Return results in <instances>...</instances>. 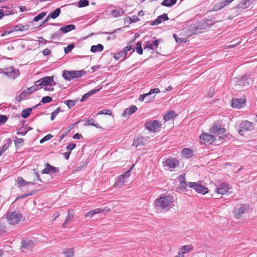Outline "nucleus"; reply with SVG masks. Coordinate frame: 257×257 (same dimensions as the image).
Returning a JSON list of instances; mask_svg holds the SVG:
<instances>
[{
	"label": "nucleus",
	"instance_id": "1",
	"mask_svg": "<svg viewBox=\"0 0 257 257\" xmlns=\"http://www.w3.org/2000/svg\"><path fill=\"white\" fill-rule=\"evenodd\" d=\"M86 74V71L84 70H64L62 76L67 81H71L74 78H80Z\"/></svg>",
	"mask_w": 257,
	"mask_h": 257
},
{
	"label": "nucleus",
	"instance_id": "2",
	"mask_svg": "<svg viewBox=\"0 0 257 257\" xmlns=\"http://www.w3.org/2000/svg\"><path fill=\"white\" fill-rule=\"evenodd\" d=\"M172 203V198L169 195L161 196L155 200L156 206L160 209L169 208Z\"/></svg>",
	"mask_w": 257,
	"mask_h": 257
},
{
	"label": "nucleus",
	"instance_id": "3",
	"mask_svg": "<svg viewBox=\"0 0 257 257\" xmlns=\"http://www.w3.org/2000/svg\"><path fill=\"white\" fill-rule=\"evenodd\" d=\"M22 217V214L16 211L8 212L7 214L8 222L13 225L19 223Z\"/></svg>",
	"mask_w": 257,
	"mask_h": 257
},
{
	"label": "nucleus",
	"instance_id": "4",
	"mask_svg": "<svg viewBox=\"0 0 257 257\" xmlns=\"http://www.w3.org/2000/svg\"><path fill=\"white\" fill-rule=\"evenodd\" d=\"M188 187L194 189L196 192L203 195L208 192V189L202 185L201 182H188Z\"/></svg>",
	"mask_w": 257,
	"mask_h": 257
},
{
	"label": "nucleus",
	"instance_id": "5",
	"mask_svg": "<svg viewBox=\"0 0 257 257\" xmlns=\"http://www.w3.org/2000/svg\"><path fill=\"white\" fill-rule=\"evenodd\" d=\"M144 126L149 132H155L161 126L160 122L158 120L147 121L144 124Z\"/></svg>",
	"mask_w": 257,
	"mask_h": 257
},
{
	"label": "nucleus",
	"instance_id": "6",
	"mask_svg": "<svg viewBox=\"0 0 257 257\" xmlns=\"http://www.w3.org/2000/svg\"><path fill=\"white\" fill-rule=\"evenodd\" d=\"M54 76H45L39 80L36 81L37 84L41 89L43 86H50L53 82Z\"/></svg>",
	"mask_w": 257,
	"mask_h": 257
},
{
	"label": "nucleus",
	"instance_id": "7",
	"mask_svg": "<svg viewBox=\"0 0 257 257\" xmlns=\"http://www.w3.org/2000/svg\"><path fill=\"white\" fill-rule=\"evenodd\" d=\"M200 139L201 144L205 145L211 144L215 141L214 138L212 135L206 133L201 134L200 136Z\"/></svg>",
	"mask_w": 257,
	"mask_h": 257
},
{
	"label": "nucleus",
	"instance_id": "8",
	"mask_svg": "<svg viewBox=\"0 0 257 257\" xmlns=\"http://www.w3.org/2000/svg\"><path fill=\"white\" fill-rule=\"evenodd\" d=\"M240 129L238 130V133L243 135L242 133L244 131H251L253 129L252 123L248 120H245L242 122L240 125Z\"/></svg>",
	"mask_w": 257,
	"mask_h": 257
},
{
	"label": "nucleus",
	"instance_id": "9",
	"mask_svg": "<svg viewBox=\"0 0 257 257\" xmlns=\"http://www.w3.org/2000/svg\"><path fill=\"white\" fill-rule=\"evenodd\" d=\"M59 172V168L55 167L48 163L45 164V168L41 171L42 174H56Z\"/></svg>",
	"mask_w": 257,
	"mask_h": 257
},
{
	"label": "nucleus",
	"instance_id": "10",
	"mask_svg": "<svg viewBox=\"0 0 257 257\" xmlns=\"http://www.w3.org/2000/svg\"><path fill=\"white\" fill-rule=\"evenodd\" d=\"M3 73L7 77L14 79L20 75L19 70H15L14 68L12 67L6 69V70L3 72Z\"/></svg>",
	"mask_w": 257,
	"mask_h": 257
},
{
	"label": "nucleus",
	"instance_id": "11",
	"mask_svg": "<svg viewBox=\"0 0 257 257\" xmlns=\"http://www.w3.org/2000/svg\"><path fill=\"white\" fill-rule=\"evenodd\" d=\"M164 166L167 167L168 169L175 168L178 165V161L175 158L170 157L164 162Z\"/></svg>",
	"mask_w": 257,
	"mask_h": 257
},
{
	"label": "nucleus",
	"instance_id": "12",
	"mask_svg": "<svg viewBox=\"0 0 257 257\" xmlns=\"http://www.w3.org/2000/svg\"><path fill=\"white\" fill-rule=\"evenodd\" d=\"M248 209V205L245 204H241L239 208L235 209L234 210V215L236 219H239L241 214Z\"/></svg>",
	"mask_w": 257,
	"mask_h": 257
},
{
	"label": "nucleus",
	"instance_id": "13",
	"mask_svg": "<svg viewBox=\"0 0 257 257\" xmlns=\"http://www.w3.org/2000/svg\"><path fill=\"white\" fill-rule=\"evenodd\" d=\"M229 189V186L228 183H222L218 187L215 188V192L221 195L225 194Z\"/></svg>",
	"mask_w": 257,
	"mask_h": 257
},
{
	"label": "nucleus",
	"instance_id": "14",
	"mask_svg": "<svg viewBox=\"0 0 257 257\" xmlns=\"http://www.w3.org/2000/svg\"><path fill=\"white\" fill-rule=\"evenodd\" d=\"M168 20L169 18L167 14L164 13L163 15L158 16L155 21L150 22L149 24L151 26L158 25L161 24L163 21H165Z\"/></svg>",
	"mask_w": 257,
	"mask_h": 257
},
{
	"label": "nucleus",
	"instance_id": "15",
	"mask_svg": "<svg viewBox=\"0 0 257 257\" xmlns=\"http://www.w3.org/2000/svg\"><path fill=\"white\" fill-rule=\"evenodd\" d=\"M250 81V78L249 76H244L240 78L238 81L237 82V84L235 85V87H237L238 86H248L249 84V82Z\"/></svg>",
	"mask_w": 257,
	"mask_h": 257
},
{
	"label": "nucleus",
	"instance_id": "16",
	"mask_svg": "<svg viewBox=\"0 0 257 257\" xmlns=\"http://www.w3.org/2000/svg\"><path fill=\"white\" fill-rule=\"evenodd\" d=\"M161 41V39H157L153 41L152 43L147 42L144 46V49L147 48L152 50H155L158 48Z\"/></svg>",
	"mask_w": 257,
	"mask_h": 257
},
{
	"label": "nucleus",
	"instance_id": "17",
	"mask_svg": "<svg viewBox=\"0 0 257 257\" xmlns=\"http://www.w3.org/2000/svg\"><path fill=\"white\" fill-rule=\"evenodd\" d=\"M178 180L180 182V185L178 187V188L181 191H186L187 186H188V183L187 184L185 182V177L184 174H181L178 177Z\"/></svg>",
	"mask_w": 257,
	"mask_h": 257
},
{
	"label": "nucleus",
	"instance_id": "18",
	"mask_svg": "<svg viewBox=\"0 0 257 257\" xmlns=\"http://www.w3.org/2000/svg\"><path fill=\"white\" fill-rule=\"evenodd\" d=\"M137 107L136 105H132L130 107L126 108L124 109L123 112L122 113V117H126L127 116H130L137 110Z\"/></svg>",
	"mask_w": 257,
	"mask_h": 257
},
{
	"label": "nucleus",
	"instance_id": "19",
	"mask_svg": "<svg viewBox=\"0 0 257 257\" xmlns=\"http://www.w3.org/2000/svg\"><path fill=\"white\" fill-rule=\"evenodd\" d=\"M214 23V21L212 19H204L203 22L199 23V26L201 29H206L211 27Z\"/></svg>",
	"mask_w": 257,
	"mask_h": 257
},
{
	"label": "nucleus",
	"instance_id": "20",
	"mask_svg": "<svg viewBox=\"0 0 257 257\" xmlns=\"http://www.w3.org/2000/svg\"><path fill=\"white\" fill-rule=\"evenodd\" d=\"M34 246V241L33 240L26 239L22 242L21 248L26 250L30 249Z\"/></svg>",
	"mask_w": 257,
	"mask_h": 257
},
{
	"label": "nucleus",
	"instance_id": "21",
	"mask_svg": "<svg viewBox=\"0 0 257 257\" xmlns=\"http://www.w3.org/2000/svg\"><path fill=\"white\" fill-rule=\"evenodd\" d=\"M127 182V180L120 175L118 176L117 181L114 184V186L116 188H121L125 186Z\"/></svg>",
	"mask_w": 257,
	"mask_h": 257
},
{
	"label": "nucleus",
	"instance_id": "22",
	"mask_svg": "<svg viewBox=\"0 0 257 257\" xmlns=\"http://www.w3.org/2000/svg\"><path fill=\"white\" fill-rule=\"evenodd\" d=\"M245 101L241 98L233 99L231 103L232 107L239 108L242 107Z\"/></svg>",
	"mask_w": 257,
	"mask_h": 257
},
{
	"label": "nucleus",
	"instance_id": "23",
	"mask_svg": "<svg viewBox=\"0 0 257 257\" xmlns=\"http://www.w3.org/2000/svg\"><path fill=\"white\" fill-rule=\"evenodd\" d=\"M160 92V91L159 88L151 89L148 93L140 95L139 98V100L140 101H143L146 97L150 96L154 93H159Z\"/></svg>",
	"mask_w": 257,
	"mask_h": 257
},
{
	"label": "nucleus",
	"instance_id": "24",
	"mask_svg": "<svg viewBox=\"0 0 257 257\" xmlns=\"http://www.w3.org/2000/svg\"><path fill=\"white\" fill-rule=\"evenodd\" d=\"M145 143V139L143 136H139L134 139V143L132 145L137 147L139 146L144 145Z\"/></svg>",
	"mask_w": 257,
	"mask_h": 257
},
{
	"label": "nucleus",
	"instance_id": "25",
	"mask_svg": "<svg viewBox=\"0 0 257 257\" xmlns=\"http://www.w3.org/2000/svg\"><path fill=\"white\" fill-rule=\"evenodd\" d=\"M75 29L76 27L75 25L70 24L61 27L60 29V31H61L62 33H67L71 31L74 30Z\"/></svg>",
	"mask_w": 257,
	"mask_h": 257
},
{
	"label": "nucleus",
	"instance_id": "26",
	"mask_svg": "<svg viewBox=\"0 0 257 257\" xmlns=\"http://www.w3.org/2000/svg\"><path fill=\"white\" fill-rule=\"evenodd\" d=\"M182 155L186 158L189 159L193 156V152L190 148H184L182 151Z\"/></svg>",
	"mask_w": 257,
	"mask_h": 257
},
{
	"label": "nucleus",
	"instance_id": "27",
	"mask_svg": "<svg viewBox=\"0 0 257 257\" xmlns=\"http://www.w3.org/2000/svg\"><path fill=\"white\" fill-rule=\"evenodd\" d=\"M5 142H6L5 144L0 148V156H1L9 148L10 145L12 143V141L11 139H7L5 140Z\"/></svg>",
	"mask_w": 257,
	"mask_h": 257
},
{
	"label": "nucleus",
	"instance_id": "28",
	"mask_svg": "<svg viewBox=\"0 0 257 257\" xmlns=\"http://www.w3.org/2000/svg\"><path fill=\"white\" fill-rule=\"evenodd\" d=\"M226 132V130L224 127H222L218 130V132L215 134V135H217L218 136L219 140L221 141L225 138L226 135L225 134Z\"/></svg>",
	"mask_w": 257,
	"mask_h": 257
},
{
	"label": "nucleus",
	"instance_id": "29",
	"mask_svg": "<svg viewBox=\"0 0 257 257\" xmlns=\"http://www.w3.org/2000/svg\"><path fill=\"white\" fill-rule=\"evenodd\" d=\"M103 50V46L101 44L97 45H92L90 48V51L92 53L101 52Z\"/></svg>",
	"mask_w": 257,
	"mask_h": 257
},
{
	"label": "nucleus",
	"instance_id": "30",
	"mask_svg": "<svg viewBox=\"0 0 257 257\" xmlns=\"http://www.w3.org/2000/svg\"><path fill=\"white\" fill-rule=\"evenodd\" d=\"M193 249V246L192 245H186L182 246L179 248V251L184 254V253H188Z\"/></svg>",
	"mask_w": 257,
	"mask_h": 257
},
{
	"label": "nucleus",
	"instance_id": "31",
	"mask_svg": "<svg viewBox=\"0 0 257 257\" xmlns=\"http://www.w3.org/2000/svg\"><path fill=\"white\" fill-rule=\"evenodd\" d=\"M177 1V0H164L161 3V5L167 7H171L176 4Z\"/></svg>",
	"mask_w": 257,
	"mask_h": 257
},
{
	"label": "nucleus",
	"instance_id": "32",
	"mask_svg": "<svg viewBox=\"0 0 257 257\" xmlns=\"http://www.w3.org/2000/svg\"><path fill=\"white\" fill-rule=\"evenodd\" d=\"M125 10L119 8L118 10H113L111 11V14L114 17H118L124 14Z\"/></svg>",
	"mask_w": 257,
	"mask_h": 257
},
{
	"label": "nucleus",
	"instance_id": "33",
	"mask_svg": "<svg viewBox=\"0 0 257 257\" xmlns=\"http://www.w3.org/2000/svg\"><path fill=\"white\" fill-rule=\"evenodd\" d=\"M17 184L18 186L20 187L26 185H30V182L26 181L22 177H19L17 178Z\"/></svg>",
	"mask_w": 257,
	"mask_h": 257
},
{
	"label": "nucleus",
	"instance_id": "34",
	"mask_svg": "<svg viewBox=\"0 0 257 257\" xmlns=\"http://www.w3.org/2000/svg\"><path fill=\"white\" fill-rule=\"evenodd\" d=\"M80 122V120L76 122L74 124H71L68 128L66 132H65L64 134H63L60 137L59 141H61L67 135V134L71 131V130L72 129L74 125Z\"/></svg>",
	"mask_w": 257,
	"mask_h": 257
},
{
	"label": "nucleus",
	"instance_id": "35",
	"mask_svg": "<svg viewBox=\"0 0 257 257\" xmlns=\"http://www.w3.org/2000/svg\"><path fill=\"white\" fill-rule=\"evenodd\" d=\"M32 110L33 108H27L24 109L22 110L21 113L22 117L24 118H27L30 115Z\"/></svg>",
	"mask_w": 257,
	"mask_h": 257
},
{
	"label": "nucleus",
	"instance_id": "36",
	"mask_svg": "<svg viewBox=\"0 0 257 257\" xmlns=\"http://www.w3.org/2000/svg\"><path fill=\"white\" fill-rule=\"evenodd\" d=\"M40 89L39 87L37 84V82H35L34 85L27 88L26 90V91L27 92L28 94H30L32 93L33 92L37 91V90Z\"/></svg>",
	"mask_w": 257,
	"mask_h": 257
},
{
	"label": "nucleus",
	"instance_id": "37",
	"mask_svg": "<svg viewBox=\"0 0 257 257\" xmlns=\"http://www.w3.org/2000/svg\"><path fill=\"white\" fill-rule=\"evenodd\" d=\"M249 0H242L241 2L237 5V8L244 9L247 8L249 6Z\"/></svg>",
	"mask_w": 257,
	"mask_h": 257
},
{
	"label": "nucleus",
	"instance_id": "38",
	"mask_svg": "<svg viewBox=\"0 0 257 257\" xmlns=\"http://www.w3.org/2000/svg\"><path fill=\"white\" fill-rule=\"evenodd\" d=\"M221 127L222 125L220 124L214 123L212 126L210 128V132L215 134Z\"/></svg>",
	"mask_w": 257,
	"mask_h": 257
},
{
	"label": "nucleus",
	"instance_id": "39",
	"mask_svg": "<svg viewBox=\"0 0 257 257\" xmlns=\"http://www.w3.org/2000/svg\"><path fill=\"white\" fill-rule=\"evenodd\" d=\"M61 13V10L60 8H57L54 11L50 13L49 14L50 17H51L52 19H55L58 17Z\"/></svg>",
	"mask_w": 257,
	"mask_h": 257
},
{
	"label": "nucleus",
	"instance_id": "40",
	"mask_svg": "<svg viewBox=\"0 0 257 257\" xmlns=\"http://www.w3.org/2000/svg\"><path fill=\"white\" fill-rule=\"evenodd\" d=\"M174 117V112L173 111H171L167 113L164 116V120L165 121H167L171 119H172Z\"/></svg>",
	"mask_w": 257,
	"mask_h": 257
},
{
	"label": "nucleus",
	"instance_id": "41",
	"mask_svg": "<svg viewBox=\"0 0 257 257\" xmlns=\"http://www.w3.org/2000/svg\"><path fill=\"white\" fill-rule=\"evenodd\" d=\"M62 35V33L59 30V31L56 32L55 33H54V34L51 35V36L50 37V39H53V40H54V39L59 40V39L61 37Z\"/></svg>",
	"mask_w": 257,
	"mask_h": 257
},
{
	"label": "nucleus",
	"instance_id": "42",
	"mask_svg": "<svg viewBox=\"0 0 257 257\" xmlns=\"http://www.w3.org/2000/svg\"><path fill=\"white\" fill-rule=\"evenodd\" d=\"M64 254L66 257H73L74 256V249L73 247H70L64 251Z\"/></svg>",
	"mask_w": 257,
	"mask_h": 257
},
{
	"label": "nucleus",
	"instance_id": "43",
	"mask_svg": "<svg viewBox=\"0 0 257 257\" xmlns=\"http://www.w3.org/2000/svg\"><path fill=\"white\" fill-rule=\"evenodd\" d=\"M47 14V12H43L34 17L33 21L37 22L39 20H42Z\"/></svg>",
	"mask_w": 257,
	"mask_h": 257
},
{
	"label": "nucleus",
	"instance_id": "44",
	"mask_svg": "<svg viewBox=\"0 0 257 257\" xmlns=\"http://www.w3.org/2000/svg\"><path fill=\"white\" fill-rule=\"evenodd\" d=\"M126 55L125 52H123L122 51H120L118 53H115L113 56L115 60H119L120 58L123 57V58H125Z\"/></svg>",
	"mask_w": 257,
	"mask_h": 257
},
{
	"label": "nucleus",
	"instance_id": "45",
	"mask_svg": "<svg viewBox=\"0 0 257 257\" xmlns=\"http://www.w3.org/2000/svg\"><path fill=\"white\" fill-rule=\"evenodd\" d=\"M137 52L140 54L142 55L143 53V50L142 47V43L140 41H139L136 44V48Z\"/></svg>",
	"mask_w": 257,
	"mask_h": 257
},
{
	"label": "nucleus",
	"instance_id": "46",
	"mask_svg": "<svg viewBox=\"0 0 257 257\" xmlns=\"http://www.w3.org/2000/svg\"><path fill=\"white\" fill-rule=\"evenodd\" d=\"M7 231V227L4 221H0V234L5 233Z\"/></svg>",
	"mask_w": 257,
	"mask_h": 257
},
{
	"label": "nucleus",
	"instance_id": "47",
	"mask_svg": "<svg viewBox=\"0 0 257 257\" xmlns=\"http://www.w3.org/2000/svg\"><path fill=\"white\" fill-rule=\"evenodd\" d=\"M28 93L26 91V90H24L21 94L17 97V99L18 101H21L23 99H25L27 96Z\"/></svg>",
	"mask_w": 257,
	"mask_h": 257
},
{
	"label": "nucleus",
	"instance_id": "48",
	"mask_svg": "<svg viewBox=\"0 0 257 257\" xmlns=\"http://www.w3.org/2000/svg\"><path fill=\"white\" fill-rule=\"evenodd\" d=\"M61 111V109L60 107H58L56 109H55L53 112H52L51 115V120H53L55 118L56 116L57 115L58 113Z\"/></svg>",
	"mask_w": 257,
	"mask_h": 257
},
{
	"label": "nucleus",
	"instance_id": "49",
	"mask_svg": "<svg viewBox=\"0 0 257 257\" xmlns=\"http://www.w3.org/2000/svg\"><path fill=\"white\" fill-rule=\"evenodd\" d=\"M89 2L88 0H80L78 2V7L83 8L89 5Z\"/></svg>",
	"mask_w": 257,
	"mask_h": 257
},
{
	"label": "nucleus",
	"instance_id": "50",
	"mask_svg": "<svg viewBox=\"0 0 257 257\" xmlns=\"http://www.w3.org/2000/svg\"><path fill=\"white\" fill-rule=\"evenodd\" d=\"M64 103L68 106L69 108H71L75 104V101L72 100H67L64 101Z\"/></svg>",
	"mask_w": 257,
	"mask_h": 257
},
{
	"label": "nucleus",
	"instance_id": "51",
	"mask_svg": "<svg viewBox=\"0 0 257 257\" xmlns=\"http://www.w3.org/2000/svg\"><path fill=\"white\" fill-rule=\"evenodd\" d=\"M74 48L73 44H69L66 47L64 48V52L65 54H68Z\"/></svg>",
	"mask_w": 257,
	"mask_h": 257
},
{
	"label": "nucleus",
	"instance_id": "52",
	"mask_svg": "<svg viewBox=\"0 0 257 257\" xmlns=\"http://www.w3.org/2000/svg\"><path fill=\"white\" fill-rule=\"evenodd\" d=\"M36 192H37V190H33V191H32L30 193L24 194L23 195H22V196H21L20 197H17V198L16 199V200H18L19 198H26V197H28L29 196H31V195H32L34 194Z\"/></svg>",
	"mask_w": 257,
	"mask_h": 257
},
{
	"label": "nucleus",
	"instance_id": "53",
	"mask_svg": "<svg viewBox=\"0 0 257 257\" xmlns=\"http://www.w3.org/2000/svg\"><path fill=\"white\" fill-rule=\"evenodd\" d=\"M52 101V98L50 96H44L42 98V100L41 101V102H42L43 104H45L46 103L50 102Z\"/></svg>",
	"mask_w": 257,
	"mask_h": 257
},
{
	"label": "nucleus",
	"instance_id": "54",
	"mask_svg": "<svg viewBox=\"0 0 257 257\" xmlns=\"http://www.w3.org/2000/svg\"><path fill=\"white\" fill-rule=\"evenodd\" d=\"M102 89V86H98L96 88L92 89L88 92L89 93L90 96L92 95L99 92Z\"/></svg>",
	"mask_w": 257,
	"mask_h": 257
},
{
	"label": "nucleus",
	"instance_id": "55",
	"mask_svg": "<svg viewBox=\"0 0 257 257\" xmlns=\"http://www.w3.org/2000/svg\"><path fill=\"white\" fill-rule=\"evenodd\" d=\"M173 37L174 38V39L177 43L181 44V43L186 42L185 39L179 38L178 37V36L175 34H173Z\"/></svg>",
	"mask_w": 257,
	"mask_h": 257
},
{
	"label": "nucleus",
	"instance_id": "56",
	"mask_svg": "<svg viewBox=\"0 0 257 257\" xmlns=\"http://www.w3.org/2000/svg\"><path fill=\"white\" fill-rule=\"evenodd\" d=\"M105 114V115H111V111L110 109H104L99 111L97 115Z\"/></svg>",
	"mask_w": 257,
	"mask_h": 257
},
{
	"label": "nucleus",
	"instance_id": "57",
	"mask_svg": "<svg viewBox=\"0 0 257 257\" xmlns=\"http://www.w3.org/2000/svg\"><path fill=\"white\" fill-rule=\"evenodd\" d=\"M73 217V215H71L70 213V211L68 212V215L67 217L66 218L65 220V222L63 223L62 226L63 228H65L66 227V224L69 221L70 218H72Z\"/></svg>",
	"mask_w": 257,
	"mask_h": 257
},
{
	"label": "nucleus",
	"instance_id": "58",
	"mask_svg": "<svg viewBox=\"0 0 257 257\" xmlns=\"http://www.w3.org/2000/svg\"><path fill=\"white\" fill-rule=\"evenodd\" d=\"M8 119L7 115L0 114V125L4 124Z\"/></svg>",
	"mask_w": 257,
	"mask_h": 257
},
{
	"label": "nucleus",
	"instance_id": "59",
	"mask_svg": "<svg viewBox=\"0 0 257 257\" xmlns=\"http://www.w3.org/2000/svg\"><path fill=\"white\" fill-rule=\"evenodd\" d=\"M221 3H218L215 4L213 7V10L214 11H217L223 8Z\"/></svg>",
	"mask_w": 257,
	"mask_h": 257
},
{
	"label": "nucleus",
	"instance_id": "60",
	"mask_svg": "<svg viewBox=\"0 0 257 257\" xmlns=\"http://www.w3.org/2000/svg\"><path fill=\"white\" fill-rule=\"evenodd\" d=\"M87 165V162H85L82 165H80L78 166H76L75 170H74V171L76 172H79L84 167L86 166Z\"/></svg>",
	"mask_w": 257,
	"mask_h": 257
},
{
	"label": "nucleus",
	"instance_id": "61",
	"mask_svg": "<svg viewBox=\"0 0 257 257\" xmlns=\"http://www.w3.org/2000/svg\"><path fill=\"white\" fill-rule=\"evenodd\" d=\"M14 142L16 146V147L17 148L18 147V145L21 143H24V141L23 139H19L18 137H16L14 139Z\"/></svg>",
	"mask_w": 257,
	"mask_h": 257
},
{
	"label": "nucleus",
	"instance_id": "62",
	"mask_svg": "<svg viewBox=\"0 0 257 257\" xmlns=\"http://www.w3.org/2000/svg\"><path fill=\"white\" fill-rule=\"evenodd\" d=\"M53 136L51 134H48L47 135H46L45 137H44V138H43L40 141V143L41 144H42L44 142L47 141H48L50 139H51V138H53Z\"/></svg>",
	"mask_w": 257,
	"mask_h": 257
},
{
	"label": "nucleus",
	"instance_id": "63",
	"mask_svg": "<svg viewBox=\"0 0 257 257\" xmlns=\"http://www.w3.org/2000/svg\"><path fill=\"white\" fill-rule=\"evenodd\" d=\"M94 120L92 118H88L85 120L84 125H94Z\"/></svg>",
	"mask_w": 257,
	"mask_h": 257
},
{
	"label": "nucleus",
	"instance_id": "64",
	"mask_svg": "<svg viewBox=\"0 0 257 257\" xmlns=\"http://www.w3.org/2000/svg\"><path fill=\"white\" fill-rule=\"evenodd\" d=\"M76 147V144L74 143H70L66 147V150L67 152H70V153L71 151Z\"/></svg>",
	"mask_w": 257,
	"mask_h": 257
}]
</instances>
